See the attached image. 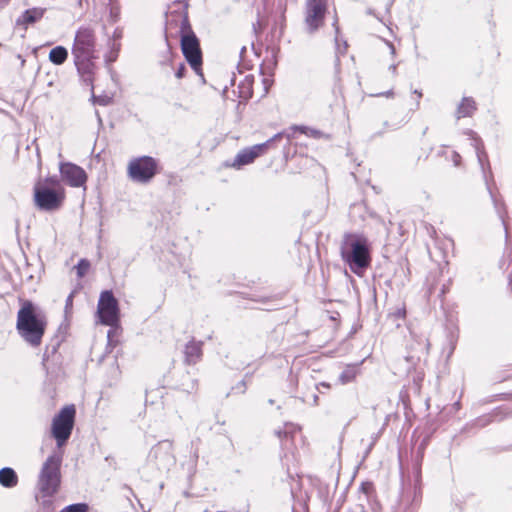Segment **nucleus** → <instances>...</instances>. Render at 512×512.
Segmentation results:
<instances>
[{"instance_id": "obj_16", "label": "nucleus", "mask_w": 512, "mask_h": 512, "mask_svg": "<svg viewBox=\"0 0 512 512\" xmlns=\"http://www.w3.org/2000/svg\"><path fill=\"white\" fill-rule=\"evenodd\" d=\"M96 57H73L75 67L86 84H92L94 79Z\"/></svg>"}, {"instance_id": "obj_52", "label": "nucleus", "mask_w": 512, "mask_h": 512, "mask_svg": "<svg viewBox=\"0 0 512 512\" xmlns=\"http://www.w3.org/2000/svg\"><path fill=\"white\" fill-rule=\"evenodd\" d=\"M8 2H9V0H0V3L7 4Z\"/></svg>"}, {"instance_id": "obj_48", "label": "nucleus", "mask_w": 512, "mask_h": 512, "mask_svg": "<svg viewBox=\"0 0 512 512\" xmlns=\"http://www.w3.org/2000/svg\"><path fill=\"white\" fill-rule=\"evenodd\" d=\"M420 474H421V471H420V468L418 467L416 470V479L417 480L420 478Z\"/></svg>"}, {"instance_id": "obj_40", "label": "nucleus", "mask_w": 512, "mask_h": 512, "mask_svg": "<svg viewBox=\"0 0 512 512\" xmlns=\"http://www.w3.org/2000/svg\"><path fill=\"white\" fill-rule=\"evenodd\" d=\"M451 161L453 162L454 166L458 167L461 163V156L458 152L453 151L451 153Z\"/></svg>"}, {"instance_id": "obj_1", "label": "nucleus", "mask_w": 512, "mask_h": 512, "mask_svg": "<svg viewBox=\"0 0 512 512\" xmlns=\"http://www.w3.org/2000/svg\"><path fill=\"white\" fill-rule=\"evenodd\" d=\"M46 326V317L31 301H24L17 312L16 320V330L23 341L33 348L39 347Z\"/></svg>"}, {"instance_id": "obj_17", "label": "nucleus", "mask_w": 512, "mask_h": 512, "mask_svg": "<svg viewBox=\"0 0 512 512\" xmlns=\"http://www.w3.org/2000/svg\"><path fill=\"white\" fill-rule=\"evenodd\" d=\"M184 363L186 365H195L201 361L203 356V342L192 338L183 349Z\"/></svg>"}, {"instance_id": "obj_33", "label": "nucleus", "mask_w": 512, "mask_h": 512, "mask_svg": "<svg viewBox=\"0 0 512 512\" xmlns=\"http://www.w3.org/2000/svg\"><path fill=\"white\" fill-rule=\"evenodd\" d=\"M299 130L302 132V133H305L306 135L310 136V137H313V138H321L324 136V133L320 130H317V129H311V128H307V127H300Z\"/></svg>"}, {"instance_id": "obj_29", "label": "nucleus", "mask_w": 512, "mask_h": 512, "mask_svg": "<svg viewBox=\"0 0 512 512\" xmlns=\"http://www.w3.org/2000/svg\"><path fill=\"white\" fill-rule=\"evenodd\" d=\"M89 509L86 503H75L68 505L62 509L63 512H87Z\"/></svg>"}, {"instance_id": "obj_8", "label": "nucleus", "mask_w": 512, "mask_h": 512, "mask_svg": "<svg viewBox=\"0 0 512 512\" xmlns=\"http://www.w3.org/2000/svg\"><path fill=\"white\" fill-rule=\"evenodd\" d=\"M75 413L74 405H68L63 407L52 420V436L58 448L62 447L71 436Z\"/></svg>"}, {"instance_id": "obj_21", "label": "nucleus", "mask_w": 512, "mask_h": 512, "mask_svg": "<svg viewBox=\"0 0 512 512\" xmlns=\"http://www.w3.org/2000/svg\"><path fill=\"white\" fill-rule=\"evenodd\" d=\"M0 484L5 488H13L18 484V476L10 467L0 469Z\"/></svg>"}, {"instance_id": "obj_39", "label": "nucleus", "mask_w": 512, "mask_h": 512, "mask_svg": "<svg viewBox=\"0 0 512 512\" xmlns=\"http://www.w3.org/2000/svg\"><path fill=\"white\" fill-rule=\"evenodd\" d=\"M185 71H186V66L184 63H180L178 68L176 69V72H175V76L178 78V79H181L184 77L185 75Z\"/></svg>"}, {"instance_id": "obj_12", "label": "nucleus", "mask_w": 512, "mask_h": 512, "mask_svg": "<svg viewBox=\"0 0 512 512\" xmlns=\"http://www.w3.org/2000/svg\"><path fill=\"white\" fill-rule=\"evenodd\" d=\"M171 440H162L152 447L149 459L154 461L159 470H169L176 463Z\"/></svg>"}, {"instance_id": "obj_14", "label": "nucleus", "mask_w": 512, "mask_h": 512, "mask_svg": "<svg viewBox=\"0 0 512 512\" xmlns=\"http://www.w3.org/2000/svg\"><path fill=\"white\" fill-rule=\"evenodd\" d=\"M421 489L416 485L401 495L396 512H417L421 503Z\"/></svg>"}, {"instance_id": "obj_23", "label": "nucleus", "mask_w": 512, "mask_h": 512, "mask_svg": "<svg viewBox=\"0 0 512 512\" xmlns=\"http://www.w3.org/2000/svg\"><path fill=\"white\" fill-rule=\"evenodd\" d=\"M332 27L335 32V44H336V54H345L347 51L348 44L345 40H343L342 44L340 43L339 35H340V27H339V18L337 12L334 11Z\"/></svg>"}, {"instance_id": "obj_19", "label": "nucleus", "mask_w": 512, "mask_h": 512, "mask_svg": "<svg viewBox=\"0 0 512 512\" xmlns=\"http://www.w3.org/2000/svg\"><path fill=\"white\" fill-rule=\"evenodd\" d=\"M487 187V191L491 197V200L493 202V206H494V209L496 211V214L498 215L503 227H504V230H505V238H506V241L508 240V228H507V224H506V217H507V208H506V204L505 202L502 200V199H498L492 192L491 188H490V185L488 184Z\"/></svg>"}, {"instance_id": "obj_54", "label": "nucleus", "mask_w": 512, "mask_h": 512, "mask_svg": "<svg viewBox=\"0 0 512 512\" xmlns=\"http://www.w3.org/2000/svg\"><path fill=\"white\" fill-rule=\"evenodd\" d=\"M321 385H322V386H324V387H329V384H326V383H324V382H323V383H321Z\"/></svg>"}, {"instance_id": "obj_27", "label": "nucleus", "mask_w": 512, "mask_h": 512, "mask_svg": "<svg viewBox=\"0 0 512 512\" xmlns=\"http://www.w3.org/2000/svg\"><path fill=\"white\" fill-rule=\"evenodd\" d=\"M493 421L492 414L482 415L476 418L472 423L466 424L463 430H467L469 427L483 428Z\"/></svg>"}, {"instance_id": "obj_3", "label": "nucleus", "mask_w": 512, "mask_h": 512, "mask_svg": "<svg viewBox=\"0 0 512 512\" xmlns=\"http://www.w3.org/2000/svg\"><path fill=\"white\" fill-rule=\"evenodd\" d=\"M180 33H181V50L182 53L197 75L201 77L204 82L202 73V52L200 49L199 40L191 30L187 17H182L180 20Z\"/></svg>"}, {"instance_id": "obj_22", "label": "nucleus", "mask_w": 512, "mask_h": 512, "mask_svg": "<svg viewBox=\"0 0 512 512\" xmlns=\"http://www.w3.org/2000/svg\"><path fill=\"white\" fill-rule=\"evenodd\" d=\"M253 82L254 77L252 75H246L243 80L238 84L239 98L242 100H248L253 95Z\"/></svg>"}, {"instance_id": "obj_6", "label": "nucleus", "mask_w": 512, "mask_h": 512, "mask_svg": "<svg viewBox=\"0 0 512 512\" xmlns=\"http://www.w3.org/2000/svg\"><path fill=\"white\" fill-rule=\"evenodd\" d=\"M158 173V161L151 156L132 158L127 166L128 178L134 183L148 184Z\"/></svg>"}, {"instance_id": "obj_5", "label": "nucleus", "mask_w": 512, "mask_h": 512, "mask_svg": "<svg viewBox=\"0 0 512 512\" xmlns=\"http://www.w3.org/2000/svg\"><path fill=\"white\" fill-rule=\"evenodd\" d=\"M329 12V0H305L303 6V28L309 35L319 32Z\"/></svg>"}, {"instance_id": "obj_25", "label": "nucleus", "mask_w": 512, "mask_h": 512, "mask_svg": "<svg viewBox=\"0 0 512 512\" xmlns=\"http://www.w3.org/2000/svg\"><path fill=\"white\" fill-rule=\"evenodd\" d=\"M358 373L356 366H347L339 375V381L341 384H347L355 380Z\"/></svg>"}, {"instance_id": "obj_20", "label": "nucleus", "mask_w": 512, "mask_h": 512, "mask_svg": "<svg viewBox=\"0 0 512 512\" xmlns=\"http://www.w3.org/2000/svg\"><path fill=\"white\" fill-rule=\"evenodd\" d=\"M477 110V104L472 97H463L457 106L455 116L457 119L471 117Z\"/></svg>"}, {"instance_id": "obj_4", "label": "nucleus", "mask_w": 512, "mask_h": 512, "mask_svg": "<svg viewBox=\"0 0 512 512\" xmlns=\"http://www.w3.org/2000/svg\"><path fill=\"white\" fill-rule=\"evenodd\" d=\"M62 463L61 453H52L42 465L38 488L44 496H52L58 491L61 482L60 466Z\"/></svg>"}, {"instance_id": "obj_35", "label": "nucleus", "mask_w": 512, "mask_h": 512, "mask_svg": "<svg viewBox=\"0 0 512 512\" xmlns=\"http://www.w3.org/2000/svg\"><path fill=\"white\" fill-rule=\"evenodd\" d=\"M119 50V45L116 46L115 43H113V48H112V51L105 56V61L107 63H111V62H114L117 58V51Z\"/></svg>"}, {"instance_id": "obj_34", "label": "nucleus", "mask_w": 512, "mask_h": 512, "mask_svg": "<svg viewBox=\"0 0 512 512\" xmlns=\"http://www.w3.org/2000/svg\"><path fill=\"white\" fill-rule=\"evenodd\" d=\"M297 431V428L294 425H287L284 429V431H278L277 434L279 438H282V435L285 439H287L289 436L293 437V434Z\"/></svg>"}, {"instance_id": "obj_28", "label": "nucleus", "mask_w": 512, "mask_h": 512, "mask_svg": "<svg viewBox=\"0 0 512 512\" xmlns=\"http://www.w3.org/2000/svg\"><path fill=\"white\" fill-rule=\"evenodd\" d=\"M77 276L82 278L86 275L90 268V262L87 259H80L77 265L75 266Z\"/></svg>"}, {"instance_id": "obj_42", "label": "nucleus", "mask_w": 512, "mask_h": 512, "mask_svg": "<svg viewBox=\"0 0 512 512\" xmlns=\"http://www.w3.org/2000/svg\"><path fill=\"white\" fill-rule=\"evenodd\" d=\"M388 70L392 73V75L395 76L397 74V65L396 64H391L388 67Z\"/></svg>"}, {"instance_id": "obj_43", "label": "nucleus", "mask_w": 512, "mask_h": 512, "mask_svg": "<svg viewBox=\"0 0 512 512\" xmlns=\"http://www.w3.org/2000/svg\"><path fill=\"white\" fill-rule=\"evenodd\" d=\"M380 95L385 96V97H392L394 95V92H393V90H388L384 93H381Z\"/></svg>"}, {"instance_id": "obj_2", "label": "nucleus", "mask_w": 512, "mask_h": 512, "mask_svg": "<svg viewBox=\"0 0 512 512\" xmlns=\"http://www.w3.org/2000/svg\"><path fill=\"white\" fill-rule=\"evenodd\" d=\"M342 259L349 264L352 271L366 268L370 263L369 248L363 236L346 233L340 247Z\"/></svg>"}, {"instance_id": "obj_47", "label": "nucleus", "mask_w": 512, "mask_h": 512, "mask_svg": "<svg viewBox=\"0 0 512 512\" xmlns=\"http://www.w3.org/2000/svg\"><path fill=\"white\" fill-rule=\"evenodd\" d=\"M113 333H114V330H113V329H110V330L108 331V333H107V337H108V339H111V337H112Z\"/></svg>"}, {"instance_id": "obj_55", "label": "nucleus", "mask_w": 512, "mask_h": 512, "mask_svg": "<svg viewBox=\"0 0 512 512\" xmlns=\"http://www.w3.org/2000/svg\"><path fill=\"white\" fill-rule=\"evenodd\" d=\"M246 48L245 47H242L241 49V53L245 52Z\"/></svg>"}, {"instance_id": "obj_32", "label": "nucleus", "mask_w": 512, "mask_h": 512, "mask_svg": "<svg viewBox=\"0 0 512 512\" xmlns=\"http://www.w3.org/2000/svg\"><path fill=\"white\" fill-rule=\"evenodd\" d=\"M35 185H48L52 189H59L60 181L56 176L47 177L43 182H38Z\"/></svg>"}, {"instance_id": "obj_11", "label": "nucleus", "mask_w": 512, "mask_h": 512, "mask_svg": "<svg viewBox=\"0 0 512 512\" xmlns=\"http://www.w3.org/2000/svg\"><path fill=\"white\" fill-rule=\"evenodd\" d=\"M283 135V132H279L264 143L256 144L251 147L242 149L235 156L233 162L227 164V166L240 169L242 166L252 163L257 157H259L264 152L266 148H268L276 140L282 138Z\"/></svg>"}, {"instance_id": "obj_9", "label": "nucleus", "mask_w": 512, "mask_h": 512, "mask_svg": "<svg viewBox=\"0 0 512 512\" xmlns=\"http://www.w3.org/2000/svg\"><path fill=\"white\" fill-rule=\"evenodd\" d=\"M97 38L95 30L87 25L80 26L76 32L71 48L73 57H96Z\"/></svg>"}, {"instance_id": "obj_38", "label": "nucleus", "mask_w": 512, "mask_h": 512, "mask_svg": "<svg viewBox=\"0 0 512 512\" xmlns=\"http://www.w3.org/2000/svg\"><path fill=\"white\" fill-rule=\"evenodd\" d=\"M232 391H235L236 393H245L246 391V382L245 380H241L235 387L232 388Z\"/></svg>"}, {"instance_id": "obj_49", "label": "nucleus", "mask_w": 512, "mask_h": 512, "mask_svg": "<svg viewBox=\"0 0 512 512\" xmlns=\"http://www.w3.org/2000/svg\"><path fill=\"white\" fill-rule=\"evenodd\" d=\"M454 407H455V409H457V410H458V409H460V402H459V401H456V402L454 403Z\"/></svg>"}, {"instance_id": "obj_13", "label": "nucleus", "mask_w": 512, "mask_h": 512, "mask_svg": "<svg viewBox=\"0 0 512 512\" xmlns=\"http://www.w3.org/2000/svg\"><path fill=\"white\" fill-rule=\"evenodd\" d=\"M62 180L71 187H81L85 184L87 176L85 171L71 162H64L59 167Z\"/></svg>"}, {"instance_id": "obj_15", "label": "nucleus", "mask_w": 512, "mask_h": 512, "mask_svg": "<svg viewBox=\"0 0 512 512\" xmlns=\"http://www.w3.org/2000/svg\"><path fill=\"white\" fill-rule=\"evenodd\" d=\"M469 133L473 136V146L476 151L477 160L482 170L485 184L488 186L489 179L492 178V172L487 153L484 150V145L481 139L477 138L473 131H470Z\"/></svg>"}, {"instance_id": "obj_7", "label": "nucleus", "mask_w": 512, "mask_h": 512, "mask_svg": "<svg viewBox=\"0 0 512 512\" xmlns=\"http://www.w3.org/2000/svg\"><path fill=\"white\" fill-rule=\"evenodd\" d=\"M64 199L65 193L62 188L52 189L48 185L34 186V204L40 211H57L62 207Z\"/></svg>"}, {"instance_id": "obj_18", "label": "nucleus", "mask_w": 512, "mask_h": 512, "mask_svg": "<svg viewBox=\"0 0 512 512\" xmlns=\"http://www.w3.org/2000/svg\"><path fill=\"white\" fill-rule=\"evenodd\" d=\"M44 13L45 9L40 7L27 9L17 18L16 25L22 26L26 30L28 25L39 21L44 16Z\"/></svg>"}, {"instance_id": "obj_30", "label": "nucleus", "mask_w": 512, "mask_h": 512, "mask_svg": "<svg viewBox=\"0 0 512 512\" xmlns=\"http://www.w3.org/2000/svg\"><path fill=\"white\" fill-rule=\"evenodd\" d=\"M381 435V432L373 433L370 437L369 443L367 444V447L364 451L363 459H366L368 455L371 453L373 447L375 446L376 442L378 441L379 437Z\"/></svg>"}, {"instance_id": "obj_51", "label": "nucleus", "mask_w": 512, "mask_h": 512, "mask_svg": "<svg viewBox=\"0 0 512 512\" xmlns=\"http://www.w3.org/2000/svg\"><path fill=\"white\" fill-rule=\"evenodd\" d=\"M193 456H194L195 460H197V459H198V453H197V451H195V452H194Z\"/></svg>"}, {"instance_id": "obj_36", "label": "nucleus", "mask_w": 512, "mask_h": 512, "mask_svg": "<svg viewBox=\"0 0 512 512\" xmlns=\"http://www.w3.org/2000/svg\"><path fill=\"white\" fill-rule=\"evenodd\" d=\"M372 488H373L372 483L363 482L359 487V491L364 494L366 499H368V495L371 492Z\"/></svg>"}, {"instance_id": "obj_37", "label": "nucleus", "mask_w": 512, "mask_h": 512, "mask_svg": "<svg viewBox=\"0 0 512 512\" xmlns=\"http://www.w3.org/2000/svg\"><path fill=\"white\" fill-rule=\"evenodd\" d=\"M93 99H94V102L99 104V105H102V106H106L108 105L110 102H111V97L109 96H93Z\"/></svg>"}, {"instance_id": "obj_10", "label": "nucleus", "mask_w": 512, "mask_h": 512, "mask_svg": "<svg viewBox=\"0 0 512 512\" xmlns=\"http://www.w3.org/2000/svg\"><path fill=\"white\" fill-rule=\"evenodd\" d=\"M97 314L101 324L117 328L119 324V307L111 291H103L100 295Z\"/></svg>"}, {"instance_id": "obj_46", "label": "nucleus", "mask_w": 512, "mask_h": 512, "mask_svg": "<svg viewBox=\"0 0 512 512\" xmlns=\"http://www.w3.org/2000/svg\"><path fill=\"white\" fill-rule=\"evenodd\" d=\"M413 93H414V94H416V95L418 96V98H421V97H422V93H421V91H419V90H417V89H415V90L413 91Z\"/></svg>"}, {"instance_id": "obj_41", "label": "nucleus", "mask_w": 512, "mask_h": 512, "mask_svg": "<svg viewBox=\"0 0 512 512\" xmlns=\"http://www.w3.org/2000/svg\"><path fill=\"white\" fill-rule=\"evenodd\" d=\"M72 303H73V294L71 293V294L67 297V299H66V303H65V309H66V311L72 307Z\"/></svg>"}, {"instance_id": "obj_31", "label": "nucleus", "mask_w": 512, "mask_h": 512, "mask_svg": "<svg viewBox=\"0 0 512 512\" xmlns=\"http://www.w3.org/2000/svg\"><path fill=\"white\" fill-rule=\"evenodd\" d=\"M429 347H430V343H429V340L424 337V336H421L419 338V341H417V347L415 348L419 353H422V354H427L428 351H429Z\"/></svg>"}, {"instance_id": "obj_45", "label": "nucleus", "mask_w": 512, "mask_h": 512, "mask_svg": "<svg viewBox=\"0 0 512 512\" xmlns=\"http://www.w3.org/2000/svg\"><path fill=\"white\" fill-rule=\"evenodd\" d=\"M388 46L390 48L391 54L395 55V47H394V45L392 43H388Z\"/></svg>"}, {"instance_id": "obj_50", "label": "nucleus", "mask_w": 512, "mask_h": 512, "mask_svg": "<svg viewBox=\"0 0 512 512\" xmlns=\"http://www.w3.org/2000/svg\"><path fill=\"white\" fill-rule=\"evenodd\" d=\"M120 36H121V35H120V32H118V30H115V31H114V38H118V37H120Z\"/></svg>"}, {"instance_id": "obj_44", "label": "nucleus", "mask_w": 512, "mask_h": 512, "mask_svg": "<svg viewBox=\"0 0 512 512\" xmlns=\"http://www.w3.org/2000/svg\"><path fill=\"white\" fill-rule=\"evenodd\" d=\"M318 400H319L318 395L314 393L312 395V405H318Z\"/></svg>"}, {"instance_id": "obj_53", "label": "nucleus", "mask_w": 512, "mask_h": 512, "mask_svg": "<svg viewBox=\"0 0 512 512\" xmlns=\"http://www.w3.org/2000/svg\"><path fill=\"white\" fill-rule=\"evenodd\" d=\"M57 347L56 346H53L52 347V353H54L56 351Z\"/></svg>"}, {"instance_id": "obj_26", "label": "nucleus", "mask_w": 512, "mask_h": 512, "mask_svg": "<svg viewBox=\"0 0 512 512\" xmlns=\"http://www.w3.org/2000/svg\"><path fill=\"white\" fill-rule=\"evenodd\" d=\"M500 267L507 273L509 286L512 289V251H509L504 255L500 263Z\"/></svg>"}, {"instance_id": "obj_24", "label": "nucleus", "mask_w": 512, "mask_h": 512, "mask_svg": "<svg viewBox=\"0 0 512 512\" xmlns=\"http://www.w3.org/2000/svg\"><path fill=\"white\" fill-rule=\"evenodd\" d=\"M48 58L54 65H62L68 58V50L64 46H56L50 50Z\"/></svg>"}]
</instances>
